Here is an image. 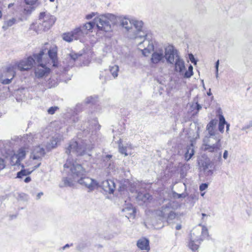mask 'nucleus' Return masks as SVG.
Returning <instances> with one entry per match:
<instances>
[{"label": "nucleus", "instance_id": "obj_60", "mask_svg": "<svg viewBox=\"0 0 252 252\" xmlns=\"http://www.w3.org/2000/svg\"><path fill=\"white\" fill-rule=\"evenodd\" d=\"M207 94H208V95H211V92H210V91H209V93H207Z\"/></svg>", "mask_w": 252, "mask_h": 252}, {"label": "nucleus", "instance_id": "obj_43", "mask_svg": "<svg viewBox=\"0 0 252 252\" xmlns=\"http://www.w3.org/2000/svg\"><path fill=\"white\" fill-rule=\"evenodd\" d=\"M176 197L178 198H185L186 197V195L184 193H176Z\"/></svg>", "mask_w": 252, "mask_h": 252}, {"label": "nucleus", "instance_id": "obj_62", "mask_svg": "<svg viewBox=\"0 0 252 252\" xmlns=\"http://www.w3.org/2000/svg\"><path fill=\"white\" fill-rule=\"evenodd\" d=\"M55 0H50V1L53 2Z\"/></svg>", "mask_w": 252, "mask_h": 252}, {"label": "nucleus", "instance_id": "obj_35", "mask_svg": "<svg viewBox=\"0 0 252 252\" xmlns=\"http://www.w3.org/2000/svg\"><path fill=\"white\" fill-rule=\"evenodd\" d=\"M183 75L186 78H189L193 75V67L191 65L189 66L188 70L184 71V73Z\"/></svg>", "mask_w": 252, "mask_h": 252}, {"label": "nucleus", "instance_id": "obj_53", "mask_svg": "<svg viewBox=\"0 0 252 252\" xmlns=\"http://www.w3.org/2000/svg\"><path fill=\"white\" fill-rule=\"evenodd\" d=\"M202 219L203 220H205V218L204 217L207 216V215L206 214H204V213H202Z\"/></svg>", "mask_w": 252, "mask_h": 252}, {"label": "nucleus", "instance_id": "obj_6", "mask_svg": "<svg viewBox=\"0 0 252 252\" xmlns=\"http://www.w3.org/2000/svg\"><path fill=\"white\" fill-rule=\"evenodd\" d=\"M56 21L54 16L46 12H41L39 16L38 23L31 25V28L38 33L49 30Z\"/></svg>", "mask_w": 252, "mask_h": 252}, {"label": "nucleus", "instance_id": "obj_24", "mask_svg": "<svg viewBox=\"0 0 252 252\" xmlns=\"http://www.w3.org/2000/svg\"><path fill=\"white\" fill-rule=\"evenodd\" d=\"M98 17H95L93 22H88L83 25L81 26L83 30L85 32L86 34H88L90 32H92V30L94 27V25H96V23L95 22V19Z\"/></svg>", "mask_w": 252, "mask_h": 252}, {"label": "nucleus", "instance_id": "obj_10", "mask_svg": "<svg viewBox=\"0 0 252 252\" xmlns=\"http://www.w3.org/2000/svg\"><path fill=\"white\" fill-rule=\"evenodd\" d=\"M174 47L173 46H168L163 49H158L155 51L153 50V53L151 58V62L153 64H158L161 63H164L166 61L168 63V56L170 55L169 52L170 51L172 52Z\"/></svg>", "mask_w": 252, "mask_h": 252}, {"label": "nucleus", "instance_id": "obj_4", "mask_svg": "<svg viewBox=\"0 0 252 252\" xmlns=\"http://www.w3.org/2000/svg\"><path fill=\"white\" fill-rule=\"evenodd\" d=\"M44 55V52L42 50L38 54H33L32 56L12 63L7 66V72L11 73L12 77H14L17 70L28 71L32 67L35 62L40 63Z\"/></svg>", "mask_w": 252, "mask_h": 252}, {"label": "nucleus", "instance_id": "obj_38", "mask_svg": "<svg viewBox=\"0 0 252 252\" xmlns=\"http://www.w3.org/2000/svg\"><path fill=\"white\" fill-rule=\"evenodd\" d=\"M208 187V185L206 183H203L200 185L199 186V189L202 191L205 190Z\"/></svg>", "mask_w": 252, "mask_h": 252}, {"label": "nucleus", "instance_id": "obj_12", "mask_svg": "<svg viewBox=\"0 0 252 252\" xmlns=\"http://www.w3.org/2000/svg\"><path fill=\"white\" fill-rule=\"evenodd\" d=\"M76 182L88 188L90 190H93L98 186V184L95 180L88 177L81 176Z\"/></svg>", "mask_w": 252, "mask_h": 252}, {"label": "nucleus", "instance_id": "obj_1", "mask_svg": "<svg viewBox=\"0 0 252 252\" xmlns=\"http://www.w3.org/2000/svg\"><path fill=\"white\" fill-rule=\"evenodd\" d=\"M217 122V120H212L207 125L208 135L204 137L202 145V148L204 151L217 153L221 148V140L222 136L216 129Z\"/></svg>", "mask_w": 252, "mask_h": 252}, {"label": "nucleus", "instance_id": "obj_54", "mask_svg": "<svg viewBox=\"0 0 252 252\" xmlns=\"http://www.w3.org/2000/svg\"><path fill=\"white\" fill-rule=\"evenodd\" d=\"M111 158H112V155H107L106 156V158H108V159H110Z\"/></svg>", "mask_w": 252, "mask_h": 252}, {"label": "nucleus", "instance_id": "obj_32", "mask_svg": "<svg viewBox=\"0 0 252 252\" xmlns=\"http://www.w3.org/2000/svg\"><path fill=\"white\" fill-rule=\"evenodd\" d=\"M62 38L64 41L68 42H70L74 40H76L75 37L73 36L72 31L63 33L62 35Z\"/></svg>", "mask_w": 252, "mask_h": 252}, {"label": "nucleus", "instance_id": "obj_45", "mask_svg": "<svg viewBox=\"0 0 252 252\" xmlns=\"http://www.w3.org/2000/svg\"><path fill=\"white\" fill-rule=\"evenodd\" d=\"M228 155V151L227 150H225L223 155V158L224 159H226L227 158Z\"/></svg>", "mask_w": 252, "mask_h": 252}, {"label": "nucleus", "instance_id": "obj_59", "mask_svg": "<svg viewBox=\"0 0 252 252\" xmlns=\"http://www.w3.org/2000/svg\"><path fill=\"white\" fill-rule=\"evenodd\" d=\"M218 74H219L218 72H217L216 71V77L217 78L218 77Z\"/></svg>", "mask_w": 252, "mask_h": 252}, {"label": "nucleus", "instance_id": "obj_50", "mask_svg": "<svg viewBox=\"0 0 252 252\" xmlns=\"http://www.w3.org/2000/svg\"><path fill=\"white\" fill-rule=\"evenodd\" d=\"M43 193L42 192L38 193L36 196L37 199H39L40 198V196L43 195Z\"/></svg>", "mask_w": 252, "mask_h": 252}, {"label": "nucleus", "instance_id": "obj_46", "mask_svg": "<svg viewBox=\"0 0 252 252\" xmlns=\"http://www.w3.org/2000/svg\"><path fill=\"white\" fill-rule=\"evenodd\" d=\"M219 60H218L216 63L215 67L216 72H219Z\"/></svg>", "mask_w": 252, "mask_h": 252}, {"label": "nucleus", "instance_id": "obj_26", "mask_svg": "<svg viewBox=\"0 0 252 252\" xmlns=\"http://www.w3.org/2000/svg\"><path fill=\"white\" fill-rule=\"evenodd\" d=\"M194 154V150L193 149V144L191 143L190 145L188 146L186 148V152L185 154V159L187 161H189L193 156Z\"/></svg>", "mask_w": 252, "mask_h": 252}, {"label": "nucleus", "instance_id": "obj_36", "mask_svg": "<svg viewBox=\"0 0 252 252\" xmlns=\"http://www.w3.org/2000/svg\"><path fill=\"white\" fill-rule=\"evenodd\" d=\"M58 109V107L54 106V107H50L48 110V112L49 114L53 115L54 114L56 111Z\"/></svg>", "mask_w": 252, "mask_h": 252}, {"label": "nucleus", "instance_id": "obj_37", "mask_svg": "<svg viewBox=\"0 0 252 252\" xmlns=\"http://www.w3.org/2000/svg\"><path fill=\"white\" fill-rule=\"evenodd\" d=\"M10 76H11L10 79H3L2 81V83L3 84H9L11 83L12 79L14 77H12L11 73H8Z\"/></svg>", "mask_w": 252, "mask_h": 252}, {"label": "nucleus", "instance_id": "obj_9", "mask_svg": "<svg viewBox=\"0 0 252 252\" xmlns=\"http://www.w3.org/2000/svg\"><path fill=\"white\" fill-rule=\"evenodd\" d=\"M147 34L143 33L139 36L131 37V38L135 39L138 49L142 52L143 55L145 56H148L151 51L154 50L153 42L147 38Z\"/></svg>", "mask_w": 252, "mask_h": 252}, {"label": "nucleus", "instance_id": "obj_18", "mask_svg": "<svg viewBox=\"0 0 252 252\" xmlns=\"http://www.w3.org/2000/svg\"><path fill=\"white\" fill-rule=\"evenodd\" d=\"M152 196L148 193L138 192L136 197V200L140 205L151 199Z\"/></svg>", "mask_w": 252, "mask_h": 252}, {"label": "nucleus", "instance_id": "obj_47", "mask_svg": "<svg viewBox=\"0 0 252 252\" xmlns=\"http://www.w3.org/2000/svg\"><path fill=\"white\" fill-rule=\"evenodd\" d=\"M226 132L227 133H228V131H229V126H230V124H228L226 122Z\"/></svg>", "mask_w": 252, "mask_h": 252}, {"label": "nucleus", "instance_id": "obj_5", "mask_svg": "<svg viewBox=\"0 0 252 252\" xmlns=\"http://www.w3.org/2000/svg\"><path fill=\"white\" fill-rule=\"evenodd\" d=\"M45 154V150L43 147L39 146L33 148L30 156L31 162L33 166L28 169H23L18 172L17 177L22 179L24 176L30 174L35 169L39 167L41 164V160Z\"/></svg>", "mask_w": 252, "mask_h": 252}, {"label": "nucleus", "instance_id": "obj_17", "mask_svg": "<svg viewBox=\"0 0 252 252\" xmlns=\"http://www.w3.org/2000/svg\"><path fill=\"white\" fill-rule=\"evenodd\" d=\"M143 23L142 21H139L134 19H132V27L133 26L136 30V32L133 35H130L131 38L132 36H139L140 34L145 33L142 31L143 28Z\"/></svg>", "mask_w": 252, "mask_h": 252}, {"label": "nucleus", "instance_id": "obj_3", "mask_svg": "<svg viewBox=\"0 0 252 252\" xmlns=\"http://www.w3.org/2000/svg\"><path fill=\"white\" fill-rule=\"evenodd\" d=\"M64 171L68 173V176L63 178V186L71 187L79 178L85 175L86 171L81 164L73 159L68 158L64 164Z\"/></svg>", "mask_w": 252, "mask_h": 252}, {"label": "nucleus", "instance_id": "obj_14", "mask_svg": "<svg viewBox=\"0 0 252 252\" xmlns=\"http://www.w3.org/2000/svg\"><path fill=\"white\" fill-rule=\"evenodd\" d=\"M197 229H193L190 233V239L188 247L193 252H195L199 248L198 244L202 241V238H198V236H195V233Z\"/></svg>", "mask_w": 252, "mask_h": 252}, {"label": "nucleus", "instance_id": "obj_23", "mask_svg": "<svg viewBox=\"0 0 252 252\" xmlns=\"http://www.w3.org/2000/svg\"><path fill=\"white\" fill-rule=\"evenodd\" d=\"M193 229H197L195 233V236H198V238H202V241L208 236V231L205 226H202L201 230L198 228H195Z\"/></svg>", "mask_w": 252, "mask_h": 252}, {"label": "nucleus", "instance_id": "obj_19", "mask_svg": "<svg viewBox=\"0 0 252 252\" xmlns=\"http://www.w3.org/2000/svg\"><path fill=\"white\" fill-rule=\"evenodd\" d=\"M38 135V134L32 133L26 134L22 137L21 141L25 144H32L34 141H35V139L37 138Z\"/></svg>", "mask_w": 252, "mask_h": 252}, {"label": "nucleus", "instance_id": "obj_49", "mask_svg": "<svg viewBox=\"0 0 252 252\" xmlns=\"http://www.w3.org/2000/svg\"><path fill=\"white\" fill-rule=\"evenodd\" d=\"M202 108V106L199 104L196 103V109L197 111H199Z\"/></svg>", "mask_w": 252, "mask_h": 252}, {"label": "nucleus", "instance_id": "obj_16", "mask_svg": "<svg viewBox=\"0 0 252 252\" xmlns=\"http://www.w3.org/2000/svg\"><path fill=\"white\" fill-rule=\"evenodd\" d=\"M80 56L81 54H78L73 51H71L66 55L64 62H65L68 66H72L76 60Z\"/></svg>", "mask_w": 252, "mask_h": 252}, {"label": "nucleus", "instance_id": "obj_27", "mask_svg": "<svg viewBox=\"0 0 252 252\" xmlns=\"http://www.w3.org/2000/svg\"><path fill=\"white\" fill-rule=\"evenodd\" d=\"M48 55L53 63V65H55V63L57 61V48L54 47L49 49L48 51Z\"/></svg>", "mask_w": 252, "mask_h": 252}, {"label": "nucleus", "instance_id": "obj_15", "mask_svg": "<svg viewBox=\"0 0 252 252\" xmlns=\"http://www.w3.org/2000/svg\"><path fill=\"white\" fill-rule=\"evenodd\" d=\"M101 186L104 190L109 193H113L115 189V184L114 181L111 180L103 181Z\"/></svg>", "mask_w": 252, "mask_h": 252}, {"label": "nucleus", "instance_id": "obj_33", "mask_svg": "<svg viewBox=\"0 0 252 252\" xmlns=\"http://www.w3.org/2000/svg\"><path fill=\"white\" fill-rule=\"evenodd\" d=\"M119 66L117 65H114L109 66V71L114 78H116L118 75Z\"/></svg>", "mask_w": 252, "mask_h": 252}, {"label": "nucleus", "instance_id": "obj_58", "mask_svg": "<svg viewBox=\"0 0 252 252\" xmlns=\"http://www.w3.org/2000/svg\"><path fill=\"white\" fill-rule=\"evenodd\" d=\"M2 15V12L1 10H0V19L1 18Z\"/></svg>", "mask_w": 252, "mask_h": 252}, {"label": "nucleus", "instance_id": "obj_22", "mask_svg": "<svg viewBox=\"0 0 252 252\" xmlns=\"http://www.w3.org/2000/svg\"><path fill=\"white\" fill-rule=\"evenodd\" d=\"M202 167L204 172L207 176H211L213 175V165L210 161L204 162L202 164Z\"/></svg>", "mask_w": 252, "mask_h": 252}, {"label": "nucleus", "instance_id": "obj_20", "mask_svg": "<svg viewBox=\"0 0 252 252\" xmlns=\"http://www.w3.org/2000/svg\"><path fill=\"white\" fill-rule=\"evenodd\" d=\"M122 211L126 213L125 214L126 217L128 219L134 217L135 210L133 208L131 204H127L126 206L122 209Z\"/></svg>", "mask_w": 252, "mask_h": 252}, {"label": "nucleus", "instance_id": "obj_11", "mask_svg": "<svg viewBox=\"0 0 252 252\" xmlns=\"http://www.w3.org/2000/svg\"><path fill=\"white\" fill-rule=\"evenodd\" d=\"M155 214L159 217L160 220H166L168 221L173 220L176 216V214L172 211L171 204L169 202L160 209L156 210Z\"/></svg>", "mask_w": 252, "mask_h": 252}, {"label": "nucleus", "instance_id": "obj_41", "mask_svg": "<svg viewBox=\"0 0 252 252\" xmlns=\"http://www.w3.org/2000/svg\"><path fill=\"white\" fill-rule=\"evenodd\" d=\"M95 16V13L94 12H92L91 14H88L86 16V18L88 20H90L92 19L93 17Z\"/></svg>", "mask_w": 252, "mask_h": 252}, {"label": "nucleus", "instance_id": "obj_52", "mask_svg": "<svg viewBox=\"0 0 252 252\" xmlns=\"http://www.w3.org/2000/svg\"><path fill=\"white\" fill-rule=\"evenodd\" d=\"M176 228L177 230H180L181 228V225L180 224L177 225L176 226Z\"/></svg>", "mask_w": 252, "mask_h": 252}, {"label": "nucleus", "instance_id": "obj_30", "mask_svg": "<svg viewBox=\"0 0 252 252\" xmlns=\"http://www.w3.org/2000/svg\"><path fill=\"white\" fill-rule=\"evenodd\" d=\"M16 19L15 18H12L8 20H5L3 22V25L2 29L4 31L7 30L9 27H12L16 23Z\"/></svg>", "mask_w": 252, "mask_h": 252}, {"label": "nucleus", "instance_id": "obj_61", "mask_svg": "<svg viewBox=\"0 0 252 252\" xmlns=\"http://www.w3.org/2000/svg\"><path fill=\"white\" fill-rule=\"evenodd\" d=\"M205 194V192H203L201 193V196H203Z\"/></svg>", "mask_w": 252, "mask_h": 252}, {"label": "nucleus", "instance_id": "obj_29", "mask_svg": "<svg viewBox=\"0 0 252 252\" xmlns=\"http://www.w3.org/2000/svg\"><path fill=\"white\" fill-rule=\"evenodd\" d=\"M28 152V148L23 147L19 149L16 154H15L21 160L25 158L27 153Z\"/></svg>", "mask_w": 252, "mask_h": 252}, {"label": "nucleus", "instance_id": "obj_40", "mask_svg": "<svg viewBox=\"0 0 252 252\" xmlns=\"http://www.w3.org/2000/svg\"><path fill=\"white\" fill-rule=\"evenodd\" d=\"M37 0H25V2L26 4L29 5H32L34 4Z\"/></svg>", "mask_w": 252, "mask_h": 252}, {"label": "nucleus", "instance_id": "obj_31", "mask_svg": "<svg viewBox=\"0 0 252 252\" xmlns=\"http://www.w3.org/2000/svg\"><path fill=\"white\" fill-rule=\"evenodd\" d=\"M226 121L223 115H220L219 117V130L221 133L224 132V125Z\"/></svg>", "mask_w": 252, "mask_h": 252}, {"label": "nucleus", "instance_id": "obj_25", "mask_svg": "<svg viewBox=\"0 0 252 252\" xmlns=\"http://www.w3.org/2000/svg\"><path fill=\"white\" fill-rule=\"evenodd\" d=\"M72 32L76 40L80 39L86 35L81 26L75 29Z\"/></svg>", "mask_w": 252, "mask_h": 252}, {"label": "nucleus", "instance_id": "obj_2", "mask_svg": "<svg viewBox=\"0 0 252 252\" xmlns=\"http://www.w3.org/2000/svg\"><path fill=\"white\" fill-rule=\"evenodd\" d=\"M109 21L113 24L120 23V25L129 32L132 29V19L124 16H116L113 14L108 13L98 16L95 19L96 27L98 30L108 32L111 30Z\"/></svg>", "mask_w": 252, "mask_h": 252}, {"label": "nucleus", "instance_id": "obj_39", "mask_svg": "<svg viewBox=\"0 0 252 252\" xmlns=\"http://www.w3.org/2000/svg\"><path fill=\"white\" fill-rule=\"evenodd\" d=\"M5 164L4 160L0 158V170L3 169L5 167Z\"/></svg>", "mask_w": 252, "mask_h": 252}, {"label": "nucleus", "instance_id": "obj_21", "mask_svg": "<svg viewBox=\"0 0 252 252\" xmlns=\"http://www.w3.org/2000/svg\"><path fill=\"white\" fill-rule=\"evenodd\" d=\"M118 147H119V152L122 154H124L125 156H127L128 154L127 153V149H132V145L130 143L126 144V146H124L122 144V140L121 139L118 141Z\"/></svg>", "mask_w": 252, "mask_h": 252}, {"label": "nucleus", "instance_id": "obj_34", "mask_svg": "<svg viewBox=\"0 0 252 252\" xmlns=\"http://www.w3.org/2000/svg\"><path fill=\"white\" fill-rule=\"evenodd\" d=\"M20 161L21 160L15 154L11 157L10 163L12 165H20Z\"/></svg>", "mask_w": 252, "mask_h": 252}, {"label": "nucleus", "instance_id": "obj_13", "mask_svg": "<svg viewBox=\"0 0 252 252\" xmlns=\"http://www.w3.org/2000/svg\"><path fill=\"white\" fill-rule=\"evenodd\" d=\"M42 58L41 62L39 63V65L35 68L34 74L35 77L38 79L46 77L50 73V69L49 68L47 67L42 63Z\"/></svg>", "mask_w": 252, "mask_h": 252}, {"label": "nucleus", "instance_id": "obj_8", "mask_svg": "<svg viewBox=\"0 0 252 252\" xmlns=\"http://www.w3.org/2000/svg\"><path fill=\"white\" fill-rule=\"evenodd\" d=\"M168 63L174 65V70L179 72L180 75H183L186 70L185 62L180 56L178 51L174 48L172 52H169Z\"/></svg>", "mask_w": 252, "mask_h": 252}, {"label": "nucleus", "instance_id": "obj_55", "mask_svg": "<svg viewBox=\"0 0 252 252\" xmlns=\"http://www.w3.org/2000/svg\"><path fill=\"white\" fill-rule=\"evenodd\" d=\"M13 5V3H9L8 5V8H10L11 6H12Z\"/></svg>", "mask_w": 252, "mask_h": 252}, {"label": "nucleus", "instance_id": "obj_44", "mask_svg": "<svg viewBox=\"0 0 252 252\" xmlns=\"http://www.w3.org/2000/svg\"><path fill=\"white\" fill-rule=\"evenodd\" d=\"M93 101V97H89L87 98L85 100V102L86 103H91Z\"/></svg>", "mask_w": 252, "mask_h": 252}, {"label": "nucleus", "instance_id": "obj_51", "mask_svg": "<svg viewBox=\"0 0 252 252\" xmlns=\"http://www.w3.org/2000/svg\"><path fill=\"white\" fill-rule=\"evenodd\" d=\"M221 152H220L219 153L218 160L220 161H221Z\"/></svg>", "mask_w": 252, "mask_h": 252}, {"label": "nucleus", "instance_id": "obj_56", "mask_svg": "<svg viewBox=\"0 0 252 252\" xmlns=\"http://www.w3.org/2000/svg\"><path fill=\"white\" fill-rule=\"evenodd\" d=\"M68 247H69V245L68 244H66L63 247V249H65L66 248Z\"/></svg>", "mask_w": 252, "mask_h": 252}, {"label": "nucleus", "instance_id": "obj_28", "mask_svg": "<svg viewBox=\"0 0 252 252\" xmlns=\"http://www.w3.org/2000/svg\"><path fill=\"white\" fill-rule=\"evenodd\" d=\"M61 140V137L58 135H55L50 140V142L47 145V149L50 150L51 149L55 148Z\"/></svg>", "mask_w": 252, "mask_h": 252}, {"label": "nucleus", "instance_id": "obj_7", "mask_svg": "<svg viewBox=\"0 0 252 252\" xmlns=\"http://www.w3.org/2000/svg\"><path fill=\"white\" fill-rule=\"evenodd\" d=\"M94 145L91 144H87L86 143L81 142L78 143L76 141H71L67 147L66 149L65 153L67 155H70L71 153L75 154L76 156H83L85 154L91 156L88 153L93 148Z\"/></svg>", "mask_w": 252, "mask_h": 252}, {"label": "nucleus", "instance_id": "obj_57", "mask_svg": "<svg viewBox=\"0 0 252 252\" xmlns=\"http://www.w3.org/2000/svg\"><path fill=\"white\" fill-rule=\"evenodd\" d=\"M28 9L27 11H30V9H32V7L31 6H29V7H27ZM25 10H27V8H25Z\"/></svg>", "mask_w": 252, "mask_h": 252}, {"label": "nucleus", "instance_id": "obj_48", "mask_svg": "<svg viewBox=\"0 0 252 252\" xmlns=\"http://www.w3.org/2000/svg\"><path fill=\"white\" fill-rule=\"evenodd\" d=\"M31 179L30 177H27L25 179H24V182L25 183H29L31 181Z\"/></svg>", "mask_w": 252, "mask_h": 252}, {"label": "nucleus", "instance_id": "obj_42", "mask_svg": "<svg viewBox=\"0 0 252 252\" xmlns=\"http://www.w3.org/2000/svg\"><path fill=\"white\" fill-rule=\"evenodd\" d=\"M189 60L191 62V63H193L194 64L196 63V62L195 61V59L192 54H190L189 55Z\"/></svg>", "mask_w": 252, "mask_h": 252}]
</instances>
